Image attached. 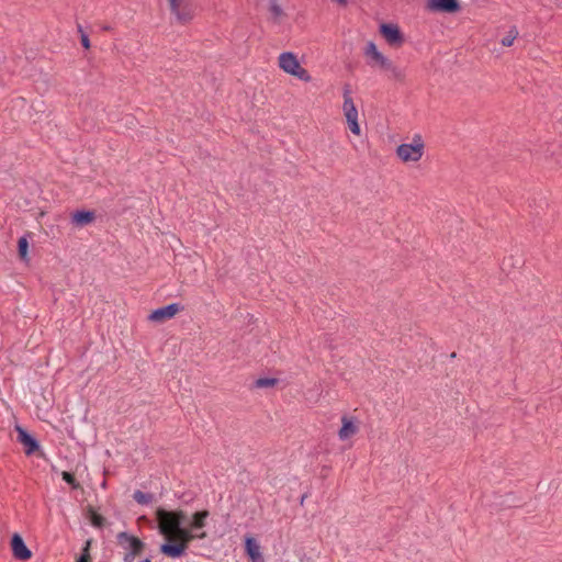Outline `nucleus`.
Segmentation results:
<instances>
[{
  "instance_id": "nucleus-1",
  "label": "nucleus",
  "mask_w": 562,
  "mask_h": 562,
  "mask_svg": "<svg viewBox=\"0 0 562 562\" xmlns=\"http://www.w3.org/2000/svg\"><path fill=\"white\" fill-rule=\"evenodd\" d=\"M209 515L207 510L194 513L186 527L183 526L187 519L186 512L157 508L158 530L165 539V542L160 546V552L171 559L184 555L192 540L206 538V532L202 529L205 527Z\"/></svg>"
},
{
  "instance_id": "nucleus-2",
  "label": "nucleus",
  "mask_w": 562,
  "mask_h": 562,
  "mask_svg": "<svg viewBox=\"0 0 562 562\" xmlns=\"http://www.w3.org/2000/svg\"><path fill=\"white\" fill-rule=\"evenodd\" d=\"M426 154V142L422 134L416 133L407 142L400 144L395 149L396 158L404 165L416 166Z\"/></svg>"
},
{
  "instance_id": "nucleus-3",
  "label": "nucleus",
  "mask_w": 562,
  "mask_h": 562,
  "mask_svg": "<svg viewBox=\"0 0 562 562\" xmlns=\"http://www.w3.org/2000/svg\"><path fill=\"white\" fill-rule=\"evenodd\" d=\"M342 97H344V102H342L341 110H342V114L346 120L347 126L353 135L360 136L361 127L359 124V112H358V109L352 99L351 91L348 88H346L344 90Z\"/></svg>"
},
{
  "instance_id": "nucleus-4",
  "label": "nucleus",
  "mask_w": 562,
  "mask_h": 562,
  "mask_svg": "<svg viewBox=\"0 0 562 562\" xmlns=\"http://www.w3.org/2000/svg\"><path fill=\"white\" fill-rule=\"evenodd\" d=\"M283 71L303 82H310L312 80L308 71L301 65L297 57L292 53H283Z\"/></svg>"
},
{
  "instance_id": "nucleus-5",
  "label": "nucleus",
  "mask_w": 562,
  "mask_h": 562,
  "mask_svg": "<svg viewBox=\"0 0 562 562\" xmlns=\"http://www.w3.org/2000/svg\"><path fill=\"white\" fill-rule=\"evenodd\" d=\"M361 422L355 416L344 415L341 417V427L338 430V438L341 441H348L360 431Z\"/></svg>"
},
{
  "instance_id": "nucleus-6",
  "label": "nucleus",
  "mask_w": 562,
  "mask_h": 562,
  "mask_svg": "<svg viewBox=\"0 0 562 562\" xmlns=\"http://www.w3.org/2000/svg\"><path fill=\"white\" fill-rule=\"evenodd\" d=\"M363 53L370 67L382 69L384 66H390V59L378 49L373 42L366 45Z\"/></svg>"
},
{
  "instance_id": "nucleus-7",
  "label": "nucleus",
  "mask_w": 562,
  "mask_h": 562,
  "mask_svg": "<svg viewBox=\"0 0 562 562\" xmlns=\"http://www.w3.org/2000/svg\"><path fill=\"white\" fill-rule=\"evenodd\" d=\"M117 541L121 547H123L125 550H128L130 553L125 557V561L133 559L135 555L139 554V552L143 549V542L126 532H120L117 535Z\"/></svg>"
},
{
  "instance_id": "nucleus-8",
  "label": "nucleus",
  "mask_w": 562,
  "mask_h": 562,
  "mask_svg": "<svg viewBox=\"0 0 562 562\" xmlns=\"http://www.w3.org/2000/svg\"><path fill=\"white\" fill-rule=\"evenodd\" d=\"M181 310L182 307L179 304L172 303L153 311L148 315V319L155 323H161L175 317Z\"/></svg>"
},
{
  "instance_id": "nucleus-9",
  "label": "nucleus",
  "mask_w": 562,
  "mask_h": 562,
  "mask_svg": "<svg viewBox=\"0 0 562 562\" xmlns=\"http://www.w3.org/2000/svg\"><path fill=\"white\" fill-rule=\"evenodd\" d=\"M11 549L13 557L21 561H26L32 557L31 550L24 543L19 533H14L11 539Z\"/></svg>"
},
{
  "instance_id": "nucleus-10",
  "label": "nucleus",
  "mask_w": 562,
  "mask_h": 562,
  "mask_svg": "<svg viewBox=\"0 0 562 562\" xmlns=\"http://www.w3.org/2000/svg\"><path fill=\"white\" fill-rule=\"evenodd\" d=\"M245 551L251 562H265L258 541L250 536L245 538Z\"/></svg>"
},
{
  "instance_id": "nucleus-11",
  "label": "nucleus",
  "mask_w": 562,
  "mask_h": 562,
  "mask_svg": "<svg viewBox=\"0 0 562 562\" xmlns=\"http://www.w3.org/2000/svg\"><path fill=\"white\" fill-rule=\"evenodd\" d=\"M18 432V440L24 446L27 456L34 453L38 449L37 441L26 432L21 426L15 427Z\"/></svg>"
},
{
  "instance_id": "nucleus-12",
  "label": "nucleus",
  "mask_w": 562,
  "mask_h": 562,
  "mask_svg": "<svg viewBox=\"0 0 562 562\" xmlns=\"http://www.w3.org/2000/svg\"><path fill=\"white\" fill-rule=\"evenodd\" d=\"M380 32L386 40V42L391 45L401 44L402 43V34L400 29L395 24H382L380 26Z\"/></svg>"
},
{
  "instance_id": "nucleus-13",
  "label": "nucleus",
  "mask_w": 562,
  "mask_h": 562,
  "mask_svg": "<svg viewBox=\"0 0 562 562\" xmlns=\"http://www.w3.org/2000/svg\"><path fill=\"white\" fill-rule=\"evenodd\" d=\"M428 8L439 12H456L459 9L457 0H428Z\"/></svg>"
},
{
  "instance_id": "nucleus-14",
  "label": "nucleus",
  "mask_w": 562,
  "mask_h": 562,
  "mask_svg": "<svg viewBox=\"0 0 562 562\" xmlns=\"http://www.w3.org/2000/svg\"><path fill=\"white\" fill-rule=\"evenodd\" d=\"M95 220L93 211H76L71 214V223L77 227H83L91 224Z\"/></svg>"
},
{
  "instance_id": "nucleus-15",
  "label": "nucleus",
  "mask_w": 562,
  "mask_h": 562,
  "mask_svg": "<svg viewBox=\"0 0 562 562\" xmlns=\"http://www.w3.org/2000/svg\"><path fill=\"white\" fill-rule=\"evenodd\" d=\"M181 3H182V0H170V5H171L172 12L177 15L178 20L186 22L192 18V13H191V11L182 13L180 10Z\"/></svg>"
},
{
  "instance_id": "nucleus-16",
  "label": "nucleus",
  "mask_w": 562,
  "mask_h": 562,
  "mask_svg": "<svg viewBox=\"0 0 562 562\" xmlns=\"http://www.w3.org/2000/svg\"><path fill=\"white\" fill-rule=\"evenodd\" d=\"M18 251L21 260L29 261V240L26 236H23L18 241Z\"/></svg>"
},
{
  "instance_id": "nucleus-17",
  "label": "nucleus",
  "mask_w": 562,
  "mask_h": 562,
  "mask_svg": "<svg viewBox=\"0 0 562 562\" xmlns=\"http://www.w3.org/2000/svg\"><path fill=\"white\" fill-rule=\"evenodd\" d=\"M279 383L278 378H259L254 382L256 389H269L273 387Z\"/></svg>"
},
{
  "instance_id": "nucleus-18",
  "label": "nucleus",
  "mask_w": 562,
  "mask_h": 562,
  "mask_svg": "<svg viewBox=\"0 0 562 562\" xmlns=\"http://www.w3.org/2000/svg\"><path fill=\"white\" fill-rule=\"evenodd\" d=\"M382 69L389 72V77L394 80H403L404 79V71L396 67L391 60L390 66H384Z\"/></svg>"
},
{
  "instance_id": "nucleus-19",
  "label": "nucleus",
  "mask_w": 562,
  "mask_h": 562,
  "mask_svg": "<svg viewBox=\"0 0 562 562\" xmlns=\"http://www.w3.org/2000/svg\"><path fill=\"white\" fill-rule=\"evenodd\" d=\"M518 36V31L516 27H510V30L507 32V34L502 38L501 43L503 46H512L515 42V40Z\"/></svg>"
},
{
  "instance_id": "nucleus-20",
  "label": "nucleus",
  "mask_w": 562,
  "mask_h": 562,
  "mask_svg": "<svg viewBox=\"0 0 562 562\" xmlns=\"http://www.w3.org/2000/svg\"><path fill=\"white\" fill-rule=\"evenodd\" d=\"M134 499L142 505H147L153 501V495L148 493H144L142 491H136L133 495Z\"/></svg>"
},
{
  "instance_id": "nucleus-21",
  "label": "nucleus",
  "mask_w": 562,
  "mask_h": 562,
  "mask_svg": "<svg viewBox=\"0 0 562 562\" xmlns=\"http://www.w3.org/2000/svg\"><path fill=\"white\" fill-rule=\"evenodd\" d=\"M61 476H63V480L66 481L69 485H71L72 488L79 487L78 482L75 480L74 475L70 474L69 472L64 471Z\"/></svg>"
},
{
  "instance_id": "nucleus-22",
  "label": "nucleus",
  "mask_w": 562,
  "mask_h": 562,
  "mask_svg": "<svg viewBox=\"0 0 562 562\" xmlns=\"http://www.w3.org/2000/svg\"><path fill=\"white\" fill-rule=\"evenodd\" d=\"M78 32L80 34V41H81L82 46L86 49H89L90 48V40H89L88 35L86 34V32L83 31V29L81 27V25H78Z\"/></svg>"
},
{
  "instance_id": "nucleus-23",
  "label": "nucleus",
  "mask_w": 562,
  "mask_h": 562,
  "mask_svg": "<svg viewBox=\"0 0 562 562\" xmlns=\"http://www.w3.org/2000/svg\"><path fill=\"white\" fill-rule=\"evenodd\" d=\"M288 486L291 492L297 491L301 488L302 483L296 479L288 480Z\"/></svg>"
},
{
  "instance_id": "nucleus-24",
  "label": "nucleus",
  "mask_w": 562,
  "mask_h": 562,
  "mask_svg": "<svg viewBox=\"0 0 562 562\" xmlns=\"http://www.w3.org/2000/svg\"><path fill=\"white\" fill-rule=\"evenodd\" d=\"M92 524H93L95 527H101V526H102V524H103V518H102V516L97 515V514H93V516H92Z\"/></svg>"
},
{
  "instance_id": "nucleus-25",
  "label": "nucleus",
  "mask_w": 562,
  "mask_h": 562,
  "mask_svg": "<svg viewBox=\"0 0 562 562\" xmlns=\"http://www.w3.org/2000/svg\"><path fill=\"white\" fill-rule=\"evenodd\" d=\"M89 560H90V557L88 553V548H86L85 552L81 554V557L79 558V560L77 562H89Z\"/></svg>"
},
{
  "instance_id": "nucleus-26",
  "label": "nucleus",
  "mask_w": 562,
  "mask_h": 562,
  "mask_svg": "<svg viewBox=\"0 0 562 562\" xmlns=\"http://www.w3.org/2000/svg\"><path fill=\"white\" fill-rule=\"evenodd\" d=\"M299 501H300V505L303 506L304 505V502L305 499L307 498V494L306 493H302L297 496Z\"/></svg>"
},
{
  "instance_id": "nucleus-27",
  "label": "nucleus",
  "mask_w": 562,
  "mask_h": 562,
  "mask_svg": "<svg viewBox=\"0 0 562 562\" xmlns=\"http://www.w3.org/2000/svg\"><path fill=\"white\" fill-rule=\"evenodd\" d=\"M271 10H272V12H273L276 15H278V13H279V8H278V4H277L276 2H273V3L271 4Z\"/></svg>"
},
{
  "instance_id": "nucleus-28",
  "label": "nucleus",
  "mask_w": 562,
  "mask_h": 562,
  "mask_svg": "<svg viewBox=\"0 0 562 562\" xmlns=\"http://www.w3.org/2000/svg\"><path fill=\"white\" fill-rule=\"evenodd\" d=\"M139 562H151V561L148 560V559H144V560L139 561Z\"/></svg>"
},
{
  "instance_id": "nucleus-29",
  "label": "nucleus",
  "mask_w": 562,
  "mask_h": 562,
  "mask_svg": "<svg viewBox=\"0 0 562 562\" xmlns=\"http://www.w3.org/2000/svg\"><path fill=\"white\" fill-rule=\"evenodd\" d=\"M278 61L281 65V55L278 57Z\"/></svg>"
}]
</instances>
